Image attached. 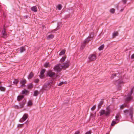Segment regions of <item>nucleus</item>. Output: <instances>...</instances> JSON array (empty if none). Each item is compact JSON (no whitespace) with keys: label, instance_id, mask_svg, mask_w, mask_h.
<instances>
[{"label":"nucleus","instance_id":"de8ad7c7","mask_svg":"<svg viewBox=\"0 0 134 134\" xmlns=\"http://www.w3.org/2000/svg\"><path fill=\"white\" fill-rule=\"evenodd\" d=\"M127 0H122V1L124 4L126 3Z\"/></svg>","mask_w":134,"mask_h":134},{"label":"nucleus","instance_id":"4468645a","mask_svg":"<svg viewBox=\"0 0 134 134\" xmlns=\"http://www.w3.org/2000/svg\"><path fill=\"white\" fill-rule=\"evenodd\" d=\"M2 37L4 38H5L7 34L5 31V29H4L2 31Z\"/></svg>","mask_w":134,"mask_h":134},{"label":"nucleus","instance_id":"bb28decb","mask_svg":"<svg viewBox=\"0 0 134 134\" xmlns=\"http://www.w3.org/2000/svg\"><path fill=\"white\" fill-rule=\"evenodd\" d=\"M104 47V45H102L101 46H100L98 48V49L99 51H101L103 49Z\"/></svg>","mask_w":134,"mask_h":134},{"label":"nucleus","instance_id":"20e7f679","mask_svg":"<svg viewBox=\"0 0 134 134\" xmlns=\"http://www.w3.org/2000/svg\"><path fill=\"white\" fill-rule=\"evenodd\" d=\"M28 115L27 114H25L21 119L19 120L20 122H22L25 121L28 118Z\"/></svg>","mask_w":134,"mask_h":134},{"label":"nucleus","instance_id":"f3484780","mask_svg":"<svg viewBox=\"0 0 134 134\" xmlns=\"http://www.w3.org/2000/svg\"><path fill=\"white\" fill-rule=\"evenodd\" d=\"M24 98V96H18L17 98V100L18 101H20L22 100Z\"/></svg>","mask_w":134,"mask_h":134},{"label":"nucleus","instance_id":"72a5a7b5","mask_svg":"<svg viewBox=\"0 0 134 134\" xmlns=\"http://www.w3.org/2000/svg\"><path fill=\"white\" fill-rule=\"evenodd\" d=\"M19 82V81L16 79H15L13 82V83L15 84H17Z\"/></svg>","mask_w":134,"mask_h":134},{"label":"nucleus","instance_id":"ea45409f","mask_svg":"<svg viewBox=\"0 0 134 134\" xmlns=\"http://www.w3.org/2000/svg\"><path fill=\"white\" fill-rule=\"evenodd\" d=\"M96 107L95 105L93 106L91 108V109L92 110H94L96 108Z\"/></svg>","mask_w":134,"mask_h":134},{"label":"nucleus","instance_id":"423d86ee","mask_svg":"<svg viewBox=\"0 0 134 134\" xmlns=\"http://www.w3.org/2000/svg\"><path fill=\"white\" fill-rule=\"evenodd\" d=\"M88 58L90 60L93 61L96 59V56L94 54H91L90 55Z\"/></svg>","mask_w":134,"mask_h":134},{"label":"nucleus","instance_id":"603ef678","mask_svg":"<svg viewBox=\"0 0 134 134\" xmlns=\"http://www.w3.org/2000/svg\"><path fill=\"white\" fill-rule=\"evenodd\" d=\"M124 8H123V9H121L120 10V11L121 12H122L123 11V10H124Z\"/></svg>","mask_w":134,"mask_h":134},{"label":"nucleus","instance_id":"2f4dec72","mask_svg":"<svg viewBox=\"0 0 134 134\" xmlns=\"http://www.w3.org/2000/svg\"><path fill=\"white\" fill-rule=\"evenodd\" d=\"M49 66V64L48 63H46L44 64V66L46 68L48 67Z\"/></svg>","mask_w":134,"mask_h":134},{"label":"nucleus","instance_id":"e433bc0d","mask_svg":"<svg viewBox=\"0 0 134 134\" xmlns=\"http://www.w3.org/2000/svg\"><path fill=\"white\" fill-rule=\"evenodd\" d=\"M39 80L38 79H36L34 80V82L35 83H37L38 82Z\"/></svg>","mask_w":134,"mask_h":134},{"label":"nucleus","instance_id":"473e14b6","mask_svg":"<svg viewBox=\"0 0 134 134\" xmlns=\"http://www.w3.org/2000/svg\"><path fill=\"white\" fill-rule=\"evenodd\" d=\"M32 103L31 101H29L28 103V105L29 106H30L32 105Z\"/></svg>","mask_w":134,"mask_h":134},{"label":"nucleus","instance_id":"1a4fd4ad","mask_svg":"<svg viewBox=\"0 0 134 134\" xmlns=\"http://www.w3.org/2000/svg\"><path fill=\"white\" fill-rule=\"evenodd\" d=\"M47 74L48 76L51 77H53L55 76V74L52 71L49 70L47 72Z\"/></svg>","mask_w":134,"mask_h":134},{"label":"nucleus","instance_id":"58836bf2","mask_svg":"<svg viewBox=\"0 0 134 134\" xmlns=\"http://www.w3.org/2000/svg\"><path fill=\"white\" fill-rule=\"evenodd\" d=\"M45 71V70L44 69H43L42 70V71H41V73L44 74Z\"/></svg>","mask_w":134,"mask_h":134},{"label":"nucleus","instance_id":"6ab92c4d","mask_svg":"<svg viewBox=\"0 0 134 134\" xmlns=\"http://www.w3.org/2000/svg\"><path fill=\"white\" fill-rule=\"evenodd\" d=\"M25 102H26V100H24L23 101V102L21 103L20 104V106L21 108H22L23 107L24 104H25Z\"/></svg>","mask_w":134,"mask_h":134},{"label":"nucleus","instance_id":"ddd939ff","mask_svg":"<svg viewBox=\"0 0 134 134\" xmlns=\"http://www.w3.org/2000/svg\"><path fill=\"white\" fill-rule=\"evenodd\" d=\"M50 88V86L48 85H44L43 86V88L44 90H48Z\"/></svg>","mask_w":134,"mask_h":134},{"label":"nucleus","instance_id":"4c0bfd02","mask_svg":"<svg viewBox=\"0 0 134 134\" xmlns=\"http://www.w3.org/2000/svg\"><path fill=\"white\" fill-rule=\"evenodd\" d=\"M115 124H116V122L115 121H113L111 124V125L113 126H114V125Z\"/></svg>","mask_w":134,"mask_h":134},{"label":"nucleus","instance_id":"c85d7f7f","mask_svg":"<svg viewBox=\"0 0 134 134\" xmlns=\"http://www.w3.org/2000/svg\"><path fill=\"white\" fill-rule=\"evenodd\" d=\"M66 58V57H64L60 59V61L61 62H63L64 61L65 59Z\"/></svg>","mask_w":134,"mask_h":134},{"label":"nucleus","instance_id":"c9c22d12","mask_svg":"<svg viewBox=\"0 0 134 134\" xmlns=\"http://www.w3.org/2000/svg\"><path fill=\"white\" fill-rule=\"evenodd\" d=\"M115 76H116V74H113L111 77V79H113L114 77Z\"/></svg>","mask_w":134,"mask_h":134},{"label":"nucleus","instance_id":"7ed1b4c3","mask_svg":"<svg viewBox=\"0 0 134 134\" xmlns=\"http://www.w3.org/2000/svg\"><path fill=\"white\" fill-rule=\"evenodd\" d=\"M62 69H63V67H62V65L60 64L56 65L54 68V70L57 71H60Z\"/></svg>","mask_w":134,"mask_h":134},{"label":"nucleus","instance_id":"8fccbe9b","mask_svg":"<svg viewBox=\"0 0 134 134\" xmlns=\"http://www.w3.org/2000/svg\"><path fill=\"white\" fill-rule=\"evenodd\" d=\"M102 103H103V102H101L99 105H102Z\"/></svg>","mask_w":134,"mask_h":134},{"label":"nucleus","instance_id":"9b49d317","mask_svg":"<svg viewBox=\"0 0 134 134\" xmlns=\"http://www.w3.org/2000/svg\"><path fill=\"white\" fill-rule=\"evenodd\" d=\"M90 41V40L89 39V38H88L87 39H86L84 42V44L81 46V47L83 48L85 47V44L88 43Z\"/></svg>","mask_w":134,"mask_h":134},{"label":"nucleus","instance_id":"412c9836","mask_svg":"<svg viewBox=\"0 0 134 134\" xmlns=\"http://www.w3.org/2000/svg\"><path fill=\"white\" fill-rule=\"evenodd\" d=\"M33 87V85L31 83H30L28 85V88L31 89Z\"/></svg>","mask_w":134,"mask_h":134},{"label":"nucleus","instance_id":"f03ea898","mask_svg":"<svg viewBox=\"0 0 134 134\" xmlns=\"http://www.w3.org/2000/svg\"><path fill=\"white\" fill-rule=\"evenodd\" d=\"M124 113L125 114L127 115L128 113H129L130 115V116L131 119H132L133 117V109L132 108L130 109L129 110H125L124 111Z\"/></svg>","mask_w":134,"mask_h":134},{"label":"nucleus","instance_id":"864d4df0","mask_svg":"<svg viewBox=\"0 0 134 134\" xmlns=\"http://www.w3.org/2000/svg\"><path fill=\"white\" fill-rule=\"evenodd\" d=\"M109 133H106V134H109Z\"/></svg>","mask_w":134,"mask_h":134},{"label":"nucleus","instance_id":"b1692460","mask_svg":"<svg viewBox=\"0 0 134 134\" xmlns=\"http://www.w3.org/2000/svg\"><path fill=\"white\" fill-rule=\"evenodd\" d=\"M28 92V91L25 89H24L22 92V93L23 94H26Z\"/></svg>","mask_w":134,"mask_h":134},{"label":"nucleus","instance_id":"c756f323","mask_svg":"<svg viewBox=\"0 0 134 134\" xmlns=\"http://www.w3.org/2000/svg\"><path fill=\"white\" fill-rule=\"evenodd\" d=\"M115 9L113 8H111L110 10V12L112 13H114L115 12Z\"/></svg>","mask_w":134,"mask_h":134},{"label":"nucleus","instance_id":"f8f14e48","mask_svg":"<svg viewBox=\"0 0 134 134\" xmlns=\"http://www.w3.org/2000/svg\"><path fill=\"white\" fill-rule=\"evenodd\" d=\"M123 82V81L121 80H118L116 81L115 84L116 85H118V86H120V84L121 83H122Z\"/></svg>","mask_w":134,"mask_h":134},{"label":"nucleus","instance_id":"79ce46f5","mask_svg":"<svg viewBox=\"0 0 134 134\" xmlns=\"http://www.w3.org/2000/svg\"><path fill=\"white\" fill-rule=\"evenodd\" d=\"M91 131H89L86 132L85 134H91Z\"/></svg>","mask_w":134,"mask_h":134},{"label":"nucleus","instance_id":"aec40b11","mask_svg":"<svg viewBox=\"0 0 134 134\" xmlns=\"http://www.w3.org/2000/svg\"><path fill=\"white\" fill-rule=\"evenodd\" d=\"M118 32H114L113 34V38H114L116 36H118Z\"/></svg>","mask_w":134,"mask_h":134},{"label":"nucleus","instance_id":"4be33fe9","mask_svg":"<svg viewBox=\"0 0 134 134\" xmlns=\"http://www.w3.org/2000/svg\"><path fill=\"white\" fill-rule=\"evenodd\" d=\"M39 92L38 91H35L34 92V96H37L39 94Z\"/></svg>","mask_w":134,"mask_h":134},{"label":"nucleus","instance_id":"7c9ffc66","mask_svg":"<svg viewBox=\"0 0 134 134\" xmlns=\"http://www.w3.org/2000/svg\"><path fill=\"white\" fill-rule=\"evenodd\" d=\"M62 6L60 4L58 5L57 6V8L59 10H60L61 9Z\"/></svg>","mask_w":134,"mask_h":134},{"label":"nucleus","instance_id":"f704fd0d","mask_svg":"<svg viewBox=\"0 0 134 134\" xmlns=\"http://www.w3.org/2000/svg\"><path fill=\"white\" fill-rule=\"evenodd\" d=\"M40 77L41 78H43L44 76V74H42L40 73Z\"/></svg>","mask_w":134,"mask_h":134},{"label":"nucleus","instance_id":"a19ab883","mask_svg":"<svg viewBox=\"0 0 134 134\" xmlns=\"http://www.w3.org/2000/svg\"><path fill=\"white\" fill-rule=\"evenodd\" d=\"M93 34H94L93 33H92L89 36V38L92 37H93Z\"/></svg>","mask_w":134,"mask_h":134},{"label":"nucleus","instance_id":"393cba45","mask_svg":"<svg viewBox=\"0 0 134 134\" xmlns=\"http://www.w3.org/2000/svg\"><path fill=\"white\" fill-rule=\"evenodd\" d=\"M65 51L64 50H63L60 53L59 55H62L64 54L65 53Z\"/></svg>","mask_w":134,"mask_h":134},{"label":"nucleus","instance_id":"2eb2a0df","mask_svg":"<svg viewBox=\"0 0 134 134\" xmlns=\"http://www.w3.org/2000/svg\"><path fill=\"white\" fill-rule=\"evenodd\" d=\"M34 74L33 72H31L28 77V79H31L34 76Z\"/></svg>","mask_w":134,"mask_h":134},{"label":"nucleus","instance_id":"cd10ccee","mask_svg":"<svg viewBox=\"0 0 134 134\" xmlns=\"http://www.w3.org/2000/svg\"><path fill=\"white\" fill-rule=\"evenodd\" d=\"M121 118V116L119 114H117L116 116V120H117L118 119L120 118Z\"/></svg>","mask_w":134,"mask_h":134},{"label":"nucleus","instance_id":"3c124183","mask_svg":"<svg viewBox=\"0 0 134 134\" xmlns=\"http://www.w3.org/2000/svg\"><path fill=\"white\" fill-rule=\"evenodd\" d=\"M100 107H101V105H99L98 106V108H100Z\"/></svg>","mask_w":134,"mask_h":134},{"label":"nucleus","instance_id":"c03bdc74","mask_svg":"<svg viewBox=\"0 0 134 134\" xmlns=\"http://www.w3.org/2000/svg\"><path fill=\"white\" fill-rule=\"evenodd\" d=\"M23 124H19L18 125V127H21L23 126Z\"/></svg>","mask_w":134,"mask_h":134},{"label":"nucleus","instance_id":"dca6fc26","mask_svg":"<svg viewBox=\"0 0 134 134\" xmlns=\"http://www.w3.org/2000/svg\"><path fill=\"white\" fill-rule=\"evenodd\" d=\"M31 9L32 11L35 12H36L37 11V8L36 6L32 7Z\"/></svg>","mask_w":134,"mask_h":134},{"label":"nucleus","instance_id":"f257e3e1","mask_svg":"<svg viewBox=\"0 0 134 134\" xmlns=\"http://www.w3.org/2000/svg\"><path fill=\"white\" fill-rule=\"evenodd\" d=\"M110 109L109 107H108L106 108V111L104 110H102L100 111V116H101L103 114H105V116H107L110 114Z\"/></svg>","mask_w":134,"mask_h":134},{"label":"nucleus","instance_id":"49530a36","mask_svg":"<svg viewBox=\"0 0 134 134\" xmlns=\"http://www.w3.org/2000/svg\"><path fill=\"white\" fill-rule=\"evenodd\" d=\"M131 58L132 59L134 58V54H133L131 56Z\"/></svg>","mask_w":134,"mask_h":134},{"label":"nucleus","instance_id":"09e8293b","mask_svg":"<svg viewBox=\"0 0 134 134\" xmlns=\"http://www.w3.org/2000/svg\"><path fill=\"white\" fill-rule=\"evenodd\" d=\"M102 103H103V102H101L99 105H102Z\"/></svg>","mask_w":134,"mask_h":134},{"label":"nucleus","instance_id":"9d476101","mask_svg":"<svg viewBox=\"0 0 134 134\" xmlns=\"http://www.w3.org/2000/svg\"><path fill=\"white\" fill-rule=\"evenodd\" d=\"M90 41V40L89 39V38H88L87 39H86L84 42V44L81 46V47L83 48L85 47V44L88 43Z\"/></svg>","mask_w":134,"mask_h":134},{"label":"nucleus","instance_id":"a211bd4d","mask_svg":"<svg viewBox=\"0 0 134 134\" xmlns=\"http://www.w3.org/2000/svg\"><path fill=\"white\" fill-rule=\"evenodd\" d=\"M54 36L53 35H50L47 36V39L48 40L52 39L54 37Z\"/></svg>","mask_w":134,"mask_h":134},{"label":"nucleus","instance_id":"6e6552de","mask_svg":"<svg viewBox=\"0 0 134 134\" xmlns=\"http://www.w3.org/2000/svg\"><path fill=\"white\" fill-rule=\"evenodd\" d=\"M133 88L132 89L130 92L128 93L127 94V97L126 98V100L127 101H129L132 99V97H131V94L133 93Z\"/></svg>","mask_w":134,"mask_h":134},{"label":"nucleus","instance_id":"5701e85b","mask_svg":"<svg viewBox=\"0 0 134 134\" xmlns=\"http://www.w3.org/2000/svg\"><path fill=\"white\" fill-rule=\"evenodd\" d=\"M25 50V49L24 47H22L20 48V52L22 53Z\"/></svg>","mask_w":134,"mask_h":134},{"label":"nucleus","instance_id":"a18cd8bd","mask_svg":"<svg viewBox=\"0 0 134 134\" xmlns=\"http://www.w3.org/2000/svg\"><path fill=\"white\" fill-rule=\"evenodd\" d=\"M64 83V82H60L59 85V86H60L62 85V84H63Z\"/></svg>","mask_w":134,"mask_h":134},{"label":"nucleus","instance_id":"0eeeda50","mask_svg":"<svg viewBox=\"0 0 134 134\" xmlns=\"http://www.w3.org/2000/svg\"><path fill=\"white\" fill-rule=\"evenodd\" d=\"M69 65V61L63 63L62 66L63 67V69H65L68 67Z\"/></svg>","mask_w":134,"mask_h":134},{"label":"nucleus","instance_id":"37998d69","mask_svg":"<svg viewBox=\"0 0 134 134\" xmlns=\"http://www.w3.org/2000/svg\"><path fill=\"white\" fill-rule=\"evenodd\" d=\"M74 134H80V132L79 131H76Z\"/></svg>","mask_w":134,"mask_h":134},{"label":"nucleus","instance_id":"39448f33","mask_svg":"<svg viewBox=\"0 0 134 134\" xmlns=\"http://www.w3.org/2000/svg\"><path fill=\"white\" fill-rule=\"evenodd\" d=\"M26 81L25 79H23L21 80L20 82V83L21 85L20 87L23 88L25 86V84L26 83Z\"/></svg>","mask_w":134,"mask_h":134},{"label":"nucleus","instance_id":"a878e982","mask_svg":"<svg viewBox=\"0 0 134 134\" xmlns=\"http://www.w3.org/2000/svg\"><path fill=\"white\" fill-rule=\"evenodd\" d=\"M127 105L126 104H123L120 106V108L121 109H123L124 108L126 107Z\"/></svg>","mask_w":134,"mask_h":134}]
</instances>
